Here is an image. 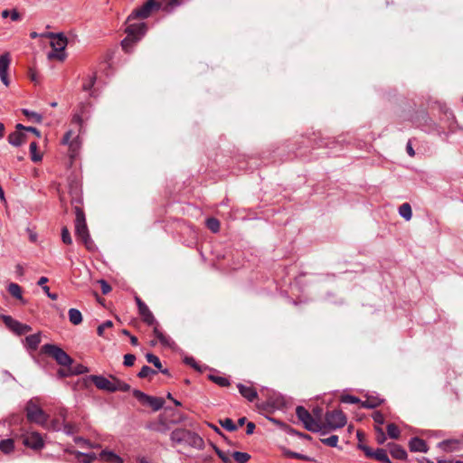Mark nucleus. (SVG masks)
I'll use <instances>...</instances> for the list:
<instances>
[{"instance_id": "23", "label": "nucleus", "mask_w": 463, "mask_h": 463, "mask_svg": "<svg viewBox=\"0 0 463 463\" xmlns=\"http://www.w3.org/2000/svg\"><path fill=\"white\" fill-rule=\"evenodd\" d=\"M41 343V334H33L25 337V345L32 350H36L39 344Z\"/></svg>"}, {"instance_id": "4", "label": "nucleus", "mask_w": 463, "mask_h": 463, "mask_svg": "<svg viewBox=\"0 0 463 463\" xmlns=\"http://www.w3.org/2000/svg\"><path fill=\"white\" fill-rule=\"evenodd\" d=\"M172 439L177 442H184L195 449H203V439L195 432L190 430H175L172 432Z\"/></svg>"}, {"instance_id": "43", "label": "nucleus", "mask_w": 463, "mask_h": 463, "mask_svg": "<svg viewBox=\"0 0 463 463\" xmlns=\"http://www.w3.org/2000/svg\"><path fill=\"white\" fill-rule=\"evenodd\" d=\"M95 81H96V76L95 75L89 76V78L84 81V83L82 85V90L84 91L90 90L92 89V87L94 86Z\"/></svg>"}, {"instance_id": "12", "label": "nucleus", "mask_w": 463, "mask_h": 463, "mask_svg": "<svg viewBox=\"0 0 463 463\" xmlns=\"http://www.w3.org/2000/svg\"><path fill=\"white\" fill-rule=\"evenodd\" d=\"M76 220H75V232L79 238L87 236L89 230L86 224L85 215L82 210L79 207L75 208Z\"/></svg>"}, {"instance_id": "46", "label": "nucleus", "mask_w": 463, "mask_h": 463, "mask_svg": "<svg viewBox=\"0 0 463 463\" xmlns=\"http://www.w3.org/2000/svg\"><path fill=\"white\" fill-rule=\"evenodd\" d=\"M341 402L344 403H350V404L361 402L359 398L353 396V395H349V394L343 395L341 397Z\"/></svg>"}, {"instance_id": "45", "label": "nucleus", "mask_w": 463, "mask_h": 463, "mask_svg": "<svg viewBox=\"0 0 463 463\" xmlns=\"http://www.w3.org/2000/svg\"><path fill=\"white\" fill-rule=\"evenodd\" d=\"M62 430L67 435H72L78 431L77 428L71 423H62Z\"/></svg>"}, {"instance_id": "57", "label": "nucleus", "mask_w": 463, "mask_h": 463, "mask_svg": "<svg viewBox=\"0 0 463 463\" xmlns=\"http://www.w3.org/2000/svg\"><path fill=\"white\" fill-rule=\"evenodd\" d=\"M71 136H72V132L70 130V131H67L61 140V143L63 145H69L72 140H71Z\"/></svg>"}, {"instance_id": "18", "label": "nucleus", "mask_w": 463, "mask_h": 463, "mask_svg": "<svg viewBox=\"0 0 463 463\" xmlns=\"http://www.w3.org/2000/svg\"><path fill=\"white\" fill-rule=\"evenodd\" d=\"M99 458L109 463H123L124 460L121 457L115 454L113 451L104 449L99 455Z\"/></svg>"}, {"instance_id": "7", "label": "nucleus", "mask_w": 463, "mask_h": 463, "mask_svg": "<svg viewBox=\"0 0 463 463\" xmlns=\"http://www.w3.org/2000/svg\"><path fill=\"white\" fill-rule=\"evenodd\" d=\"M146 25L145 23L128 24L126 28L128 36L121 43L122 48L127 50L130 43L138 41L146 33Z\"/></svg>"}, {"instance_id": "53", "label": "nucleus", "mask_w": 463, "mask_h": 463, "mask_svg": "<svg viewBox=\"0 0 463 463\" xmlns=\"http://www.w3.org/2000/svg\"><path fill=\"white\" fill-rule=\"evenodd\" d=\"M375 431L377 432L376 439L378 443L383 444L385 441V434L381 427H375Z\"/></svg>"}, {"instance_id": "14", "label": "nucleus", "mask_w": 463, "mask_h": 463, "mask_svg": "<svg viewBox=\"0 0 463 463\" xmlns=\"http://www.w3.org/2000/svg\"><path fill=\"white\" fill-rule=\"evenodd\" d=\"M11 63V57L8 52L4 53L0 56V79L2 82L8 86L10 81L7 77V71Z\"/></svg>"}, {"instance_id": "63", "label": "nucleus", "mask_w": 463, "mask_h": 463, "mask_svg": "<svg viewBox=\"0 0 463 463\" xmlns=\"http://www.w3.org/2000/svg\"><path fill=\"white\" fill-rule=\"evenodd\" d=\"M48 282V278L46 277H41L38 280V285L43 287V286H46L45 284Z\"/></svg>"}, {"instance_id": "41", "label": "nucleus", "mask_w": 463, "mask_h": 463, "mask_svg": "<svg viewBox=\"0 0 463 463\" xmlns=\"http://www.w3.org/2000/svg\"><path fill=\"white\" fill-rule=\"evenodd\" d=\"M146 358L148 363L153 364L155 367H156L158 370H161L162 364L160 359L156 355L153 354H146Z\"/></svg>"}, {"instance_id": "2", "label": "nucleus", "mask_w": 463, "mask_h": 463, "mask_svg": "<svg viewBox=\"0 0 463 463\" xmlns=\"http://www.w3.org/2000/svg\"><path fill=\"white\" fill-rule=\"evenodd\" d=\"M298 419L303 423L306 430L312 432H319L322 435L326 434V427L321 420H317L306 408L298 406L296 408Z\"/></svg>"}, {"instance_id": "21", "label": "nucleus", "mask_w": 463, "mask_h": 463, "mask_svg": "<svg viewBox=\"0 0 463 463\" xmlns=\"http://www.w3.org/2000/svg\"><path fill=\"white\" fill-rule=\"evenodd\" d=\"M390 453L393 458L397 459L404 460L407 458L406 450L402 446L397 444H392L390 446Z\"/></svg>"}, {"instance_id": "61", "label": "nucleus", "mask_w": 463, "mask_h": 463, "mask_svg": "<svg viewBox=\"0 0 463 463\" xmlns=\"http://www.w3.org/2000/svg\"><path fill=\"white\" fill-rule=\"evenodd\" d=\"M406 150H407V153L409 154L410 156H413L415 155V152H414V150L412 148L411 141H409L407 143Z\"/></svg>"}, {"instance_id": "20", "label": "nucleus", "mask_w": 463, "mask_h": 463, "mask_svg": "<svg viewBox=\"0 0 463 463\" xmlns=\"http://www.w3.org/2000/svg\"><path fill=\"white\" fill-rule=\"evenodd\" d=\"M157 3L159 9L167 13H171L175 7L181 5V0H160Z\"/></svg>"}, {"instance_id": "55", "label": "nucleus", "mask_w": 463, "mask_h": 463, "mask_svg": "<svg viewBox=\"0 0 463 463\" xmlns=\"http://www.w3.org/2000/svg\"><path fill=\"white\" fill-rule=\"evenodd\" d=\"M99 284L101 286V291L104 295L108 294L111 290V287L106 282L104 279L99 280Z\"/></svg>"}, {"instance_id": "62", "label": "nucleus", "mask_w": 463, "mask_h": 463, "mask_svg": "<svg viewBox=\"0 0 463 463\" xmlns=\"http://www.w3.org/2000/svg\"><path fill=\"white\" fill-rule=\"evenodd\" d=\"M86 372H88V369H87L85 366H83V365H80V366H79V367L74 371V373H78V374H80V373H86Z\"/></svg>"}, {"instance_id": "17", "label": "nucleus", "mask_w": 463, "mask_h": 463, "mask_svg": "<svg viewBox=\"0 0 463 463\" xmlns=\"http://www.w3.org/2000/svg\"><path fill=\"white\" fill-rule=\"evenodd\" d=\"M409 448L412 452H427L428 446L426 442L420 438H412L409 442Z\"/></svg>"}, {"instance_id": "49", "label": "nucleus", "mask_w": 463, "mask_h": 463, "mask_svg": "<svg viewBox=\"0 0 463 463\" xmlns=\"http://www.w3.org/2000/svg\"><path fill=\"white\" fill-rule=\"evenodd\" d=\"M82 242L84 243V245L86 246V248L89 250H94L95 249V244L94 242L92 241L90 234H87V236H83L81 238H80Z\"/></svg>"}, {"instance_id": "8", "label": "nucleus", "mask_w": 463, "mask_h": 463, "mask_svg": "<svg viewBox=\"0 0 463 463\" xmlns=\"http://www.w3.org/2000/svg\"><path fill=\"white\" fill-rule=\"evenodd\" d=\"M43 352L52 356L60 365L69 366L72 364V359L61 347L46 344L43 346Z\"/></svg>"}, {"instance_id": "27", "label": "nucleus", "mask_w": 463, "mask_h": 463, "mask_svg": "<svg viewBox=\"0 0 463 463\" xmlns=\"http://www.w3.org/2000/svg\"><path fill=\"white\" fill-rule=\"evenodd\" d=\"M165 401L163 398L149 396L146 405H149L153 411H157L163 408Z\"/></svg>"}, {"instance_id": "40", "label": "nucleus", "mask_w": 463, "mask_h": 463, "mask_svg": "<svg viewBox=\"0 0 463 463\" xmlns=\"http://www.w3.org/2000/svg\"><path fill=\"white\" fill-rule=\"evenodd\" d=\"M75 443L79 444L81 448H99V444H92L89 440L78 437L74 439Z\"/></svg>"}, {"instance_id": "34", "label": "nucleus", "mask_w": 463, "mask_h": 463, "mask_svg": "<svg viewBox=\"0 0 463 463\" xmlns=\"http://www.w3.org/2000/svg\"><path fill=\"white\" fill-rule=\"evenodd\" d=\"M232 457L238 463H247V461L250 458V456L248 453L241 451H234Z\"/></svg>"}, {"instance_id": "13", "label": "nucleus", "mask_w": 463, "mask_h": 463, "mask_svg": "<svg viewBox=\"0 0 463 463\" xmlns=\"http://www.w3.org/2000/svg\"><path fill=\"white\" fill-rule=\"evenodd\" d=\"M359 447L364 452L366 457L373 458L382 463H392L385 449H377L376 450H373L364 445H360Z\"/></svg>"}, {"instance_id": "10", "label": "nucleus", "mask_w": 463, "mask_h": 463, "mask_svg": "<svg viewBox=\"0 0 463 463\" xmlns=\"http://www.w3.org/2000/svg\"><path fill=\"white\" fill-rule=\"evenodd\" d=\"M2 319L5 326L18 335H24L32 330L30 326L22 324L10 316H2Z\"/></svg>"}, {"instance_id": "59", "label": "nucleus", "mask_w": 463, "mask_h": 463, "mask_svg": "<svg viewBox=\"0 0 463 463\" xmlns=\"http://www.w3.org/2000/svg\"><path fill=\"white\" fill-rule=\"evenodd\" d=\"M254 430H255V424L253 422H248L247 423V429H246V433L248 435H250L254 432Z\"/></svg>"}, {"instance_id": "1", "label": "nucleus", "mask_w": 463, "mask_h": 463, "mask_svg": "<svg viewBox=\"0 0 463 463\" xmlns=\"http://www.w3.org/2000/svg\"><path fill=\"white\" fill-rule=\"evenodd\" d=\"M90 379L98 389L109 392H115L118 391L128 392L130 390L129 384L111 375L109 378H106L102 375H92Z\"/></svg>"}, {"instance_id": "42", "label": "nucleus", "mask_w": 463, "mask_h": 463, "mask_svg": "<svg viewBox=\"0 0 463 463\" xmlns=\"http://www.w3.org/2000/svg\"><path fill=\"white\" fill-rule=\"evenodd\" d=\"M133 395L135 398H137L142 404H146L149 395L146 394L145 392L139 391V390H134Z\"/></svg>"}, {"instance_id": "25", "label": "nucleus", "mask_w": 463, "mask_h": 463, "mask_svg": "<svg viewBox=\"0 0 463 463\" xmlns=\"http://www.w3.org/2000/svg\"><path fill=\"white\" fill-rule=\"evenodd\" d=\"M154 335L156 336V338L159 340V342L165 345V346H170L172 345V340L171 338L165 335L163 332H161L158 327H157V325L156 324L155 327H154Z\"/></svg>"}, {"instance_id": "60", "label": "nucleus", "mask_w": 463, "mask_h": 463, "mask_svg": "<svg viewBox=\"0 0 463 463\" xmlns=\"http://www.w3.org/2000/svg\"><path fill=\"white\" fill-rule=\"evenodd\" d=\"M313 413H314V415L316 416L315 418H316L317 420H320V418H321V414H322V409H321V408H319V407L315 408V409L313 410Z\"/></svg>"}, {"instance_id": "9", "label": "nucleus", "mask_w": 463, "mask_h": 463, "mask_svg": "<svg viewBox=\"0 0 463 463\" xmlns=\"http://www.w3.org/2000/svg\"><path fill=\"white\" fill-rule=\"evenodd\" d=\"M157 9H159V5L156 0H147L140 8L135 9L128 16V20L147 18L153 10Z\"/></svg>"}, {"instance_id": "24", "label": "nucleus", "mask_w": 463, "mask_h": 463, "mask_svg": "<svg viewBox=\"0 0 463 463\" xmlns=\"http://www.w3.org/2000/svg\"><path fill=\"white\" fill-rule=\"evenodd\" d=\"M7 290L14 298L20 300L24 304L26 303V301L24 299L23 295H22V288L18 284L10 283L8 285Z\"/></svg>"}, {"instance_id": "26", "label": "nucleus", "mask_w": 463, "mask_h": 463, "mask_svg": "<svg viewBox=\"0 0 463 463\" xmlns=\"http://www.w3.org/2000/svg\"><path fill=\"white\" fill-rule=\"evenodd\" d=\"M68 314L69 320L72 325L78 326L82 322V315L79 309L70 308Z\"/></svg>"}, {"instance_id": "56", "label": "nucleus", "mask_w": 463, "mask_h": 463, "mask_svg": "<svg viewBox=\"0 0 463 463\" xmlns=\"http://www.w3.org/2000/svg\"><path fill=\"white\" fill-rule=\"evenodd\" d=\"M184 363L186 364L191 365L194 369L201 371V368L198 366V364H196L195 360L193 357H185Z\"/></svg>"}, {"instance_id": "35", "label": "nucleus", "mask_w": 463, "mask_h": 463, "mask_svg": "<svg viewBox=\"0 0 463 463\" xmlns=\"http://www.w3.org/2000/svg\"><path fill=\"white\" fill-rule=\"evenodd\" d=\"M206 226L213 232L216 233L220 230V222L216 218H208L206 220Z\"/></svg>"}, {"instance_id": "29", "label": "nucleus", "mask_w": 463, "mask_h": 463, "mask_svg": "<svg viewBox=\"0 0 463 463\" xmlns=\"http://www.w3.org/2000/svg\"><path fill=\"white\" fill-rule=\"evenodd\" d=\"M399 214L406 221H410L412 217L411 207L408 203H402L399 207Z\"/></svg>"}, {"instance_id": "52", "label": "nucleus", "mask_w": 463, "mask_h": 463, "mask_svg": "<svg viewBox=\"0 0 463 463\" xmlns=\"http://www.w3.org/2000/svg\"><path fill=\"white\" fill-rule=\"evenodd\" d=\"M136 361V356L132 354H127L124 355V365L132 366Z\"/></svg>"}, {"instance_id": "44", "label": "nucleus", "mask_w": 463, "mask_h": 463, "mask_svg": "<svg viewBox=\"0 0 463 463\" xmlns=\"http://www.w3.org/2000/svg\"><path fill=\"white\" fill-rule=\"evenodd\" d=\"M210 379L220 386H228L230 382L227 378L222 376L210 375Z\"/></svg>"}, {"instance_id": "6", "label": "nucleus", "mask_w": 463, "mask_h": 463, "mask_svg": "<svg viewBox=\"0 0 463 463\" xmlns=\"http://www.w3.org/2000/svg\"><path fill=\"white\" fill-rule=\"evenodd\" d=\"M346 424V417L343 411L334 410L327 411L325 415V423L323 426L326 427V434L330 430H335L344 427Z\"/></svg>"}, {"instance_id": "51", "label": "nucleus", "mask_w": 463, "mask_h": 463, "mask_svg": "<svg viewBox=\"0 0 463 463\" xmlns=\"http://www.w3.org/2000/svg\"><path fill=\"white\" fill-rule=\"evenodd\" d=\"M112 326H113L112 321H110V320L105 321L104 323H102L101 325H99L98 326V330H97L98 331V335H100V336L103 335L104 330L107 329V328L111 327Z\"/></svg>"}, {"instance_id": "31", "label": "nucleus", "mask_w": 463, "mask_h": 463, "mask_svg": "<svg viewBox=\"0 0 463 463\" xmlns=\"http://www.w3.org/2000/svg\"><path fill=\"white\" fill-rule=\"evenodd\" d=\"M38 146L36 142L30 144V154L33 162H40L43 159V156L37 151Z\"/></svg>"}, {"instance_id": "37", "label": "nucleus", "mask_w": 463, "mask_h": 463, "mask_svg": "<svg viewBox=\"0 0 463 463\" xmlns=\"http://www.w3.org/2000/svg\"><path fill=\"white\" fill-rule=\"evenodd\" d=\"M321 442L328 447L335 448V447H337V443H338V436L331 435L328 438L321 439Z\"/></svg>"}, {"instance_id": "48", "label": "nucleus", "mask_w": 463, "mask_h": 463, "mask_svg": "<svg viewBox=\"0 0 463 463\" xmlns=\"http://www.w3.org/2000/svg\"><path fill=\"white\" fill-rule=\"evenodd\" d=\"M61 241L65 244H71L72 243V239L71 237L70 232L67 229V227H63L61 229Z\"/></svg>"}, {"instance_id": "19", "label": "nucleus", "mask_w": 463, "mask_h": 463, "mask_svg": "<svg viewBox=\"0 0 463 463\" xmlns=\"http://www.w3.org/2000/svg\"><path fill=\"white\" fill-rule=\"evenodd\" d=\"M138 311H139V314L142 317L144 322H146L147 325L153 326V325L157 324L152 312L149 310V308L146 305L142 306Z\"/></svg>"}, {"instance_id": "39", "label": "nucleus", "mask_w": 463, "mask_h": 463, "mask_svg": "<svg viewBox=\"0 0 463 463\" xmlns=\"http://www.w3.org/2000/svg\"><path fill=\"white\" fill-rule=\"evenodd\" d=\"M69 149L71 152V157L76 156L78 150L80 149V142L79 137L73 139L69 145Z\"/></svg>"}, {"instance_id": "58", "label": "nucleus", "mask_w": 463, "mask_h": 463, "mask_svg": "<svg viewBox=\"0 0 463 463\" xmlns=\"http://www.w3.org/2000/svg\"><path fill=\"white\" fill-rule=\"evenodd\" d=\"M10 17H11V20L14 22L21 20V14H19V12L16 9L11 10Z\"/></svg>"}, {"instance_id": "3", "label": "nucleus", "mask_w": 463, "mask_h": 463, "mask_svg": "<svg viewBox=\"0 0 463 463\" xmlns=\"http://www.w3.org/2000/svg\"><path fill=\"white\" fill-rule=\"evenodd\" d=\"M51 46L52 52L48 53V59H57L63 61L66 58L65 48L67 46V38L62 33H50Z\"/></svg>"}, {"instance_id": "50", "label": "nucleus", "mask_w": 463, "mask_h": 463, "mask_svg": "<svg viewBox=\"0 0 463 463\" xmlns=\"http://www.w3.org/2000/svg\"><path fill=\"white\" fill-rule=\"evenodd\" d=\"M362 407L364 408H369L373 409L377 407L380 404V402L378 400H370L367 399L366 401L361 402Z\"/></svg>"}, {"instance_id": "32", "label": "nucleus", "mask_w": 463, "mask_h": 463, "mask_svg": "<svg viewBox=\"0 0 463 463\" xmlns=\"http://www.w3.org/2000/svg\"><path fill=\"white\" fill-rule=\"evenodd\" d=\"M14 449V440L11 439H4L0 442V450L5 454L10 453Z\"/></svg>"}, {"instance_id": "54", "label": "nucleus", "mask_w": 463, "mask_h": 463, "mask_svg": "<svg viewBox=\"0 0 463 463\" xmlns=\"http://www.w3.org/2000/svg\"><path fill=\"white\" fill-rule=\"evenodd\" d=\"M373 419L379 425H382L384 422V417L380 411H374L373 414Z\"/></svg>"}, {"instance_id": "11", "label": "nucleus", "mask_w": 463, "mask_h": 463, "mask_svg": "<svg viewBox=\"0 0 463 463\" xmlns=\"http://www.w3.org/2000/svg\"><path fill=\"white\" fill-rule=\"evenodd\" d=\"M23 443L24 446L34 450L41 449L44 446L43 437L36 431L27 432L24 434Z\"/></svg>"}, {"instance_id": "28", "label": "nucleus", "mask_w": 463, "mask_h": 463, "mask_svg": "<svg viewBox=\"0 0 463 463\" xmlns=\"http://www.w3.org/2000/svg\"><path fill=\"white\" fill-rule=\"evenodd\" d=\"M75 455H76V458L82 463H90V462L96 460L97 458H99V456H97L93 452L84 453V452L78 451L75 453Z\"/></svg>"}, {"instance_id": "5", "label": "nucleus", "mask_w": 463, "mask_h": 463, "mask_svg": "<svg viewBox=\"0 0 463 463\" xmlns=\"http://www.w3.org/2000/svg\"><path fill=\"white\" fill-rule=\"evenodd\" d=\"M26 417L29 421L41 426H45L49 416L37 405L34 400L31 399L25 406Z\"/></svg>"}, {"instance_id": "47", "label": "nucleus", "mask_w": 463, "mask_h": 463, "mask_svg": "<svg viewBox=\"0 0 463 463\" xmlns=\"http://www.w3.org/2000/svg\"><path fill=\"white\" fill-rule=\"evenodd\" d=\"M15 128L18 130H24V131L32 132V133H33L38 137H41V132L37 128H35L33 127H24L22 124H17Z\"/></svg>"}, {"instance_id": "38", "label": "nucleus", "mask_w": 463, "mask_h": 463, "mask_svg": "<svg viewBox=\"0 0 463 463\" xmlns=\"http://www.w3.org/2000/svg\"><path fill=\"white\" fill-rule=\"evenodd\" d=\"M156 372L155 370H153L151 367L147 366V365H144L141 370L139 371V373H137V376L139 378H146V377H148L150 375H154L156 374Z\"/></svg>"}, {"instance_id": "22", "label": "nucleus", "mask_w": 463, "mask_h": 463, "mask_svg": "<svg viewBox=\"0 0 463 463\" xmlns=\"http://www.w3.org/2000/svg\"><path fill=\"white\" fill-rule=\"evenodd\" d=\"M459 442L456 439H446L438 444V447L446 451V452H452L453 450L457 449L458 447Z\"/></svg>"}, {"instance_id": "33", "label": "nucleus", "mask_w": 463, "mask_h": 463, "mask_svg": "<svg viewBox=\"0 0 463 463\" xmlns=\"http://www.w3.org/2000/svg\"><path fill=\"white\" fill-rule=\"evenodd\" d=\"M387 433L388 436L393 439H397L400 437V430L393 423H390L387 425Z\"/></svg>"}, {"instance_id": "16", "label": "nucleus", "mask_w": 463, "mask_h": 463, "mask_svg": "<svg viewBox=\"0 0 463 463\" xmlns=\"http://www.w3.org/2000/svg\"><path fill=\"white\" fill-rule=\"evenodd\" d=\"M237 387L240 393L249 402H253L258 396L257 391L252 386L239 383Z\"/></svg>"}, {"instance_id": "30", "label": "nucleus", "mask_w": 463, "mask_h": 463, "mask_svg": "<svg viewBox=\"0 0 463 463\" xmlns=\"http://www.w3.org/2000/svg\"><path fill=\"white\" fill-rule=\"evenodd\" d=\"M22 113L33 122L41 123L43 121V116L37 112L29 110L27 109H23Z\"/></svg>"}, {"instance_id": "36", "label": "nucleus", "mask_w": 463, "mask_h": 463, "mask_svg": "<svg viewBox=\"0 0 463 463\" xmlns=\"http://www.w3.org/2000/svg\"><path fill=\"white\" fill-rule=\"evenodd\" d=\"M220 424L222 425V428H224L225 430H227L229 431H234L238 428L237 425L234 424L232 420H231L229 418L220 420Z\"/></svg>"}, {"instance_id": "15", "label": "nucleus", "mask_w": 463, "mask_h": 463, "mask_svg": "<svg viewBox=\"0 0 463 463\" xmlns=\"http://www.w3.org/2000/svg\"><path fill=\"white\" fill-rule=\"evenodd\" d=\"M24 130H18L9 134L8 142L14 146H20L23 145L27 138L26 134L24 132Z\"/></svg>"}, {"instance_id": "64", "label": "nucleus", "mask_w": 463, "mask_h": 463, "mask_svg": "<svg viewBox=\"0 0 463 463\" xmlns=\"http://www.w3.org/2000/svg\"><path fill=\"white\" fill-rule=\"evenodd\" d=\"M438 463H463V461L461 460H445V459H440V460H438Z\"/></svg>"}]
</instances>
